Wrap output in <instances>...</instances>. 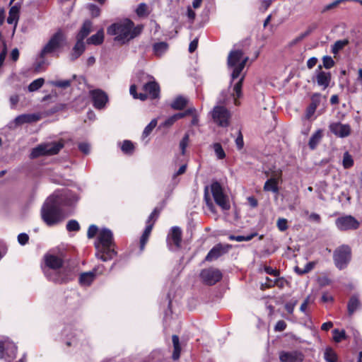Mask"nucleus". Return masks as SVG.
<instances>
[{
	"mask_svg": "<svg viewBox=\"0 0 362 362\" xmlns=\"http://www.w3.org/2000/svg\"><path fill=\"white\" fill-rule=\"evenodd\" d=\"M346 1V0H335L332 3H330L323 7L322 13H325L331 9L336 8L339 4Z\"/></svg>",
	"mask_w": 362,
	"mask_h": 362,
	"instance_id": "09e8293b",
	"label": "nucleus"
},
{
	"mask_svg": "<svg viewBox=\"0 0 362 362\" xmlns=\"http://www.w3.org/2000/svg\"><path fill=\"white\" fill-rule=\"evenodd\" d=\"M143 93L147 95V98L156 99L160 95V86L155 81H149L145 83L142 87Z\"/></svg>",
	"mask_w": 362,
	"mask_h": 362,
	"instance_id": "412c9836",
	"label": "nucleus"
},
{
	"mask_svg": "<svg viewBox=\"0 0 362 362\" xmlns=\"http://www.w3.org/2000/svg\"><path fill=\"white\" fill-rule=\"evenodd\" d=\"M17 346L8 339L0 341V358L11 362L16 356Z\"/></svg>",
	"mask_w": 362,
	"mask_h": 362,
	"instance_id": "9b49d317",
	"label": "nucleus"
},
{
	"mask_svg": "<svg viewBox=\"0 0 362 362\" xmlns=\"http://www.w3.org/2000/svg\"><path fill=\"white\" fill-rule=\"evenodd\" d=\"M324 358L327 362H337V356L332 348H327L324 353Z\"/></svg>",
	"mask_w": 362,
	"mask_h": 362,
	"instance_id": "4c0bfd02",
	"label": "nucleus"
},
{
	"mask_svg": "<svg viewBox=\"0 0 362 362\" xmlns=\"http://www.w3.org/2000/svg\"><path fill=\"white\" fill-rule=\"evenodd\" d=\"M40 119V116L38 114H23L15 118V123L17 125H21L25 123L37 122Z\"/></svg>",
	"mask_w": 362,
	"mask_h": 362,
	"instance_id": "393cba45",
	"label": "nucleus"
},
{
	"mask_svg": "<svg viewBox=\"0 0 362 362\" xmlns=\"http://www.w3.org/2000/svg\"><path fill=\"white\" fill-rule=\"evenodd\" d=\"M354 165V159L348 151H346L343 156L342 165L345 169L350 168Z\"/></svg>",
	"mask_w": 362,
	"mask_h": 362,
	"instance_id": "ea45409f",
	"label": "nucleus"
},
{
	"mask_svg": "<svg viewBox=\"0 0 362 362\" xmlns=\"http://www.w3.org/2000/svg\"><path fill=\"white\" fill-rule=\"evenodd\" d=\"M168 49V45L165 42L155 43L153 46V52L156 56H161Z\"/></svg>",
	"mask_w": 362,
	"mask_h": 362,
	"instance_id": "c9c22d12",
	"label": "nucleus"
},
{
	"mask_svg": "<svg viewBox=\"0 0 362 362\" xmlns=\"http://www.w3.org/2000/svg\"><path fill=\"white\" fill-rule=\"evenodd\" d=\"M349 41L347 39H344V40L336 41L334 42V44L332 46V52L334 54H338L347 45H349Z\"/></svg>",
	"mask_w": 362,
	"mask_h": 362,
	"instance_id": "e433bc0d",
	"label": "nucleus"
},
{
	"mask_svg": "<svg viewBox=\"0 0 362 362\" xmlns=\"http://www.w3.org/2000/svg\"><path fill=\"white\" fill-rule=\"evenodd\" d=\"M157 125V120L156 119H153L151 121V122L145 127L144 132H143V137L148 136L153 129L156 127Z\"/></svg>",
	"mask_w": 362,
	"mask_h": 362,
	"instance_id": "49530a36",
	"label": "nucleus"
},
{
	"mask_svg": "<svg viewBox=\"0 0 362 362\" xmlns=\"http://www.w3.org/2000/svg\"><path fill=\"white\" fill-rule=\"evenodd\" d=\"M314 266L315 263L313 262H309L305 264L303 269L296 267L295 272L300 275H303L310 272L314 268Z\"/></svg>",
	"mask_w": 362,
	"mask_h": 362,
	"instance_id": "79ce46f5",
	"label": "nucleus"
},
{
	"mask_svg": "<svg viewBox=\"0 0 362 362\" xmlns=\"http://www.w3.org/2000/svg\"><path fill=\"white\" fill-rule=\"evenodd\" d=\"M351 258V250L349 245H342L338 247L333 254L335 266L339 269L346 268Z\"/></svg>",
	"mask_w": 362,
	"mask_h": 362,
	"instance_id": "6e6552de",
	"label": "nucleus"
},
{
	"mask_svg": "<svg viewBox=\"0 0 362 362\" xmlns=\"http://www.w3.org/2000/svg\"><path fill=\"white\" fill-rule=\"evenodd\" d=\"M310 105L317 109L321 103H325L327 102V97L322 95L320 93H315L311 95Z\"/></svg>",
	"mask_w": 362,
	"mask_h": 362,
	"instance_id": "72a5a7b5",
	"label": "nucleus"
},
{
	"mask_svg": "<svg viewBox=\"0 0 362 362\" xmlns=\"http://www.w3.org/2000/svg\"><path fill=\"white\" fill-rule=\"evenodd\" d=\"M88 8L90 13L92 17L95 18L98 17L100 14V9L99 7L95 4H90L88 5Z\"/></svg>",
	"mask_w": 362,
	"mask_h": 362,
	"instance_id": "8fccbe9b",
	"label": "nucleus"
},
{
	"mask_svg": "<svg viewBox=\"0 0 362 362\" xmlns=\"http://www.w3.org/2000/svg\"><path fill=\"white\" fill-rule=\"evenodd\" d=\"M45 80L42 78H39L37 79L34 80L33 82L30 83L28 86V90L30 92H34L40 88L44 84Z\"/></svg>",
	"mask_w": 362,
	"mask_h": 362,
	"instance_id": "58836bf2",
	"label": "nucleus"
},
{
	"mask_svg": "<svg viewBox=\"0 0 362 362\" xmlns=\"http://www.w3.org/2000/svg\"><path fill=\"white\" fill-rule=\"evenodd\" d=\"M276 226H277V228L278 229L281 231V232H284L286 230H287L288 228V221L286 218H279L278 220H277V222H276Z\"/></svg>",
	"mask_w": 362,
	"mask_h": 362,
	"instance_id": "3c124183",
	"label": "nucleus"
},
{
	"mask_svg": "<svg viewBox=\"0 0 362 362\" xmlns=\"http://www.w3.org/2000/svg\"><path fill=\"white\" fill-rule=\"evenodd\" d=\"M20 8L21 6L18 4H16L10 8L8 12L7 23L11 25L14 24L15 28L17 26L19 19Z\"/></svg>",
	"mask_w": 362,
	"mask_h": 362,
	"instance_id": "bb28decb",
	"label": "nucleus"
},
{
	"mask_svg": "<svg viewBox=\"0 0 362 362\" xmlns=\"http://www.w3.org/2000/svg\"><path fill=\"white\" fill-rule=\"evenodd\" d=\"M93 23L90 21L86 20L83 22L79 32L76 35V40L84 41L85 38L90 33Z\"/></svg>",
	"mask_w": 362,
	"mask_h": 362,
	"instance_id": "cd10ccee",
	"label": "nucleus"
},
{
	"mask_svg": "<svg viewBox=\"0 0 362 362\" xmlns=\"http://www.w3.org/2000/svg\"><path fill=\"white\" fill-rule=\"evenodd\" d=\"M182 241V230L178 226H173L167 238V243L170 250L178 249Z\"/></svg>",
	"mask_w": 362,
	"mask_h": 362,
	"instance_id": "f3484780",
	"label": "nucleus"
},
{
	"mask_svg": "<svg viewBox=\"0 0 362 362\" xmlns=\"http://www.w3.org/2000/svg\"><path fill=\"white\" fill-rule=\"evenodd\" d=\"M129 93L133 96L134 99H139L142 101H144L147 99V95L146 93H136V86L135 85H132L129 88Z\"/></svg>",
	"mask_w": 362,
	"mask_h": 362,
	"instance_id": "a19ab883",
	"label": "nucleus"
},
{
	"mask_svg": "<svg viewBox=\"0 0 362 362\" xmlns=\"http://www.w3.org/2000/svg\"><path fill=\"white\" fill-rule=\"evenodd\" d=\"M136 13L139 17L147 16L149 13L147 5L145 3L139 4L136 10Z\"/></svg>",
	"mask_w": 362,
	"mask_h": 362,
	"instance_id": "a18cd8bd",
	"label": "nucleus"
},
{
	"mask_svg": "<svg viewBox=\"0 0 362 362\" xmlns=\"http://www.w3.org/2000/svg\"><path fill=\"white\" fill-rule=\"evenodd\" d=\"M318 283L320 286H325L330 284V280L327 276H322L318 279Z\"/></svg>",
	"mask_w": 362,
	"mask_h": 362,
	"instance_id": "69168bd1",
	"label": "nucleus"
},
{
	"mask_svg": "<svg viewBox=\"0 0 362 362\" xmlns=\"http://www.w3.org/2000/svg\"><path fill=\"white\" fill-rule=\"evenodd\" d=\"M322 66L327 69H331L334 65V61L329 56H325L322 58Z\"/></svg>",
	"mask_w": 362,
	"mask_h": 362,
	"instance_id": "603ef678",
	"label": "nucleus"
},
{
	"mask_svg": "<svg viewBox=\"0 0 362 362\" xmlns=\"http://www.w3.org/2000/svg\"><path fill=\"white\" fill-rule=\"evenodd\" d=\"M142 30L143 25L134 26L132 21L126 18L110 25L107 29V33L110 35H115V41L120 44H125L140 35Z\"/></svg>",
	"mask_w": 362,
	"mask_h": 362,
	"instance_id": "f03ea898",
	"label": "nucleus"
},
{
	"mask_svg": "<svg viewBox=\"0 0 362 362\" xmlns=\"http://www.w3.org/2000/svg\"><path fill=\"white\" fill-rule=\"evenodd\" d=\"M93 105L97 109H102L107 101V96L101 90H93L90 92Z\"/></svg>",
	"mask_w": 362,
	"mask_h": 362,
	"instance_id": "5701e85b",
	"label": "nucleus"
},
{
	"mask_svg": "<svg viewBox=\"0 0 362 362\" xmlns=\"http://www.w3.org/2000/svg\"><path fill=\"white\" fill-rule=\"evenodd\" d=\"M98 228L95 225H90L88 229L87 237L93 238L98 233Z\"/></svg>",
	"mask_w": 362,
	"mask_h": 362,
	"instance_id": "4d7b16f0",
	"label": "nucleus"
},
{
	"mask_svg": "<svg viewBox=\"0 0 362 362\" xmlns=\"http://www.w3.org/2000/svg\"><path fill=\"white\" fill-rule=\"evenodd\" d=\"M86 50V44L84 41L76 40V44L73 47L70 54V60L74 62L80 57Z\"/></svg>",
	"mask_w": 362,
	"mask_h": 362,
	"instance_id": "b1692460",
	"label": "nucleus"
},
{
	"mask_svg": "<svg viewBox=\"0 0 362 362\" xmlns=\"http://www.w3.org/2000/svg\"><path fill=\"white\" fill-rule=\"evenodd\" d=\"M272 2V0H262L261 2V6L259 7V10L262 12H264L270 6Z\"/></svg>",
	"mask_w": 362,
	"mask_h": 362,
	"instance_id": "e2e57ef3",
	"label": "nucleus"
},
{
	"mask_svg": "<svg viewBox=\"0 0 362 362\" xmlns=\"http://www.w3.org/2000/svg\"><path fill=\"white\" fill-rule=\"evenodd\" d=\"M322 65L317 66L312 81L313 83H317V86H320L322 90H325L329 86L332 81V75L330 72L322 71Z\"/></svg>",
	"mask_w": 362,
	"mask_h": 362,
	"instance_id": "f8f14e48",
	"label": "nucleus"
},
{
	"mask_svg": "<svg viewBox=\"0 0 362 362\" xmlns=\"http://www.w3.org/2000/svg\"><path fill=\"white\" fill-rule=\"evenodd\" d=\"M243 80H244V76H242L240 78V79L238 80V81L234 85V87H233V97L234 99V103L236 105H239L238 98H239L242 95V86H243Z\"/></svg>",
	"mask_w": 362,
	"mask_h": 362,
	"instance_id": "7c9ffc66",
	"label": "nucleus"
},
{
	"mask_svg": "<svg viewBox=\"0 0 362 362\" xmlns=\"http://www.w3.org/2000/svg\"><path fill=\"white\" fill-rule=\"evenodd\" d=\"M79 150L84 154H88L90 153V146L88 143H81L78 144Z\"/></svg>",
	"mask_w": 362,
	"mask_h": 362,
	"instance_id": "052dcab7",
	"label": "nucleus"
},
{
	"mask_svg": "<svg viewBox=\"0 0 362 362\" xmlns=\"http://www.w3.org/2000/svg\"><path fill=\"white\" fill-rule=\"evenodd\" d=\"M280 362H303L305 358L300 351H281L279 354Z\"/></svg>",
	"mask_w": 362,
	"mask_h": 362,
	"instance_id": "a211bd4d",
	"label": "nucleus"
},
{
	"mask_svg": "<svg viewBox=\"0 0 362 362\" xmlns=\"http://www.w3.org/2000/svg\"><path fill=\"white\" fill-rule=\"evenodd\" d=\"M285 282L286 281L283 278H278L275 279L274 283L267 284V288L273 287L275 285L278 286L279 288H283Z\"/></svg>",
	"mask_w": 362,
	"mask_h": 362,
	"instance_id": "bf43d9fd",
	"label": "nucleus"
},
{
	"mask_svg": "<svg viewBox=\"0 0 362 362\" xmlns=\"http://www.w3.org/2000/svg\"><path fill=\"white\" fill-rule=\"evenodd\" d=\"M189 143V134H185L182 140L180 142V148L181 149L182 154H185V149Z\"/></svg>",
	"mask_w": 362,
	"mask_h": 362,
	"instance_id": "6e6d98bb",
	"label": "nucleus"
},
{
	"mask_svg": "<svg viewBox=\"0 0 362 362\" xmlns=\"http://www.w3.org/2000/svg\"><path fill=\"white\" fill-rule=\"evenodd\" d=\"M172 341L173 345V351L172 358L174 361H176L179 359L180 356V352H181V347L180 344V339L177 335H173L172 336Z\"/></svg>",
	"mask_w": 362,
	"mask_h": 362,
	"instance_id": "c756f323",
	"label": "nucleus"
},
{
	"mask_svg": "<svg viewBox=\"0 0 362 362\" xmlns=\"http://www.w3.org/2000/svg\"><path fill=\"white\" fill-rule=\"evenodd\" d=\"M194 109H188L184 112L176 113L170 117H168L163 124L162 126L164 127H169L172 126L177 120L183 118L184 117L192 114Z\"/></svg>",
	"mask_w": 362,
	"mask_h": 362,
	"instance_id": "a878e982",
	"label": "nucleus"
},
{
	"mask_svg": "<svg viewBox=\"0 0 362 362\" xmlns=\"http://www.w3.org/2000/svg\"><path fill=\"white\" fill-rule=\"evenodd\" d=\"M211 190L215 202L223 209L228 210L230 207L227 197L223 192L221 184L214 182L211 185Z\"/></svg>",
	"mask_w": 362,
	"mask_h": 362,
	"instance_id": "9d476101",
	"label": "nucleus"
},
{
	"mask_svg": "<svg viewBox=\"0 0 362 362\" xmlns=\"http://www.w3.org/2000/svg\"><path fill=\"white\" fill-rule=\"evenodd\" d=\"M322 130L318 129L310 137L308 146L310 149L314 150L322 138Z\"/></svg>",
	"mask_w": 362,
	"mask_h": 362,
	"instance_id": "2f4dec72",
	"label": "nucleus"
},
{
	"mask_svg": "<svg viewBox=\"0 0 362 362\" xmlns=\"http://www.w3.org/2000/svg\"><path fill=\"white\" fill-rule=\"evenodd\" d=\"M46 268L44 273L46 276L51 281L56 283H63L66 281V279L59 272L63 264V260L58 256L53 255H47L45 257Z\"/></svg>",
	"mask_w": 362,
	"mask_h": 362,
	"instance_id": "20e7f679",
	"label": "nucleus"
},
{
	"mask_svg": "<svg viewBox=\"0 0 362 362\" xmlns=\"http://www.w3.org/2000/svg\"><path fill=\"white\" fill-rule=\"evenodd\" d=\"M200 276L205 284L211 286L221 279L222 274L217 269L209 268L203 269L201 272Z\"/></svg>",
	"mask_w": 362,
	"mask_h": 362,
	"instance_id": "2eb2a0df",
	"label": "nucleus"
},
{
	"mask_svg": "<svg viewBox=\"0 0 362 362\" xmlns=\"http://www.w3.org/2000/svg\"><path fill=\"white\" fill-rule=\"evenodd\" d=\"M66 41V37L62 29H59L52 35L39 54L40 58H45L48 54H54L61 49Z\"/></svg>",
	"mask_w": 362,
	"mask_h": 362,
	"instance_id": "423d86ee",
	"label": "nucleus"
},
{
	"mask_svg": "<svg viewBox=\"0 0 362 362\" xmlns=\"http://www.w3.org/2000/svg\"><path fill=\"white\" fill-rule=\"evenodd\" d=\"M104 41V31L103 29L99 30L95 34L87 39V44L99 45Z\"/></svg>",
	"mask_w": 362,
	"mask_h": 362,
	"instance_id": "c85d7f7f",
	"label": "nucleus"
},
{
	"mask_svg": "<svg viewBox=\"0 0 362 362\" xmlns=\"http://www.w3.org/2000/svg\"><path fill=\"white\" fill-rule=\"evenodd\" d=\"M160 210L158 208H155L152 213L148 216V218L146 221L147 226L144 231V233L142 234L141 239H140V249L141 250H143L144 249V247L148 241V237L151 234V232L152 230L153 224L156 221V220L158 218L159 214H160Z\"/></svg>",
	"mask_w": 362,
	"mask_h": 362,
	"instance_id": "ddd939ff",
	"label": "nucleus"
},
{
	"mask_svg": "<svg viewBox=\"0 0 362 362\" xmlns=\"http://www.w3.org/2000/svg\"><path fill=\"white\" fill-rule=\"evenodd\" d=\"M121 149L126 154H132L134 151V147L132 141L125 140L122 143Z\"/></svg>",
	"mask_w": 362,
	"mask_h": 362,
	"instance_id": "37998d69",
	"label": "nucleus"
},
{
	"mask_svg": "<svg viewBox=\"0 0 362 362\" xmlns=\"http://www.w3.org/2000/svg\"><path fill=\"white\" fill-rule=\"evenodd\" d=\"M104 271V266L99 265L95 267L93 271L82 273L79 276V283L82 286H90L93 281L97 274H103Z\"/></svg>",
	"mask_w": 362,
	"mask_h": 362,
	"instance_id": "6ab92c4d",
	"label": "nucleus"
},
{
	"mask_svg": "<svg viewBox=\"0 0 362 362\" xmlns=\"http://www.w3.org/2000/svg\"><path fill=\"white\" fill-rule=\"evenodd\" d=\"M51 84L56 87L66 88L71 85V81H69V80L54 81H52Z\"/></svg>",
	"mask_w": 362,
	"mask_h": 362,
	"instance_id": "5fc2aeb1",
	"label": "nucleus"
},
{
	"mask_svg": "<svg viewBox=\"0 0 362 362\" xmlns=\"http://www.w3.org/2000/svg\"><path fill=\"white\" fill-rule=\"evenodd\" d=\"M248 59V57L244 56V53L241 49H235L230 52L228 56L227 64L228 68L232 69V81L240 76Z\"/></svg>",
	"mask_w": 362,
	"mask_h": 362,
	"instance_id": "39448f33",
	"label": "nucleus"
},
{
	"mask_svg": "<svg viewBox=\"0 0 362 362\" xmlns=\"http://www.w3.org/2000/svg\"><path fill=\"white\" fill-rule=\"evenodd\" d=\"M213 148L214 150V152L216 153V156L218 159H223L226 157V153L221 146V145L219 143H215L213 145Z\"/></svg>",
	"mask_w": 362,
	"mask_h": 362,
	"instance_id": "c03bdc74",
	"label": "nucleus"
},
{
	"mask_svg": "<svg viewBox=\"0 0 362 362\" xmlns=\"http://www.w3.org/2000/svg\"><path fill=\"white\" fill-rule=\"evenodd\" d=\"M297 303V301L296 300L295 302L293 303H287L286 305H285V309L286 310V311L289 313V314H292L293 313V310H294V308L296 306Z\"/></svg>",
	"mask_w": 362,
	"mask_h": 362,
	"instance_id": "338daca9",
	"label": "nucleus"
},
{
	"mask_svg": "<svg viewBox=\"0 0 362 362\" xmlns=\"http://www.w3.org/2000/svg\"><path fill=\"white\" fill-rule=\"evenodd\" d=\"M333 339L336 342H340L345 339V332L339 331L337 329L333 330Z\"/></svg>",
	"mask_w": 362,
	"mask_h": 362,
	"instance_id": "864d4df0",
	"label": "nucleus"
},
{
	"mask_svg": "<svg viewBox=\"0 0 362 362\" xmlns=\"http://www.w3.org/2000/svg\"><path fill=\"white\" fill-rule=\"evenodd\" d=\"M286 327V323L284 320H279L274 327V329L277 332H282L285 330Z\"/></svg>",
	"mask_w": 362,
	"mask_h": 362,
	"instance_id": "680f3d73",
	"label": "nucleus"
},
{
	"mask_svg": "<svg viewBox=\"0 0 362 362\" xmlns=\"http://www.w3.org/2000/svg\"><path fill=\"white\" fill-rule=\"evenodd\" d=\"M337 227L340 230H356L359 227V222L351 216H344L336 219Z\"/></svg>",
	"mask_w": 362,
	"mask_h": 362,
	"instance_id": "4468645a",
	"label": "nucleus"
},
{
	"mask_svg": "<svg viewBox=\"0 0 362 362\" xmlns=\"http://www.w3.org/2000/svg\"><path fill=\"white\" fill-rule=\"evenodd\" d=\"M316 108L309 105L306 110L305 117L307 119H310L315 112Z\"/></svg>",
	"mask_w": 362,
	"mask_h": 362,
	"instance_id": "774afa93",
	"label": "nucleus"
},
{
	"mask_svg": "<svg viewBox=\"0 0 362 362\" xmlns=\"http://www.w3.org/2000/svg\"><path fill=\"white\" fill-rule=\"evenodd\" d=\"M66 229L68 231H78L80 226L77 221L71 220L66 224Z\"/></svg>",
	"mask_w": 362,
	"mask_h": 362,
	"instance_id": "de8ad7c7",
	"label": "nucleus"
},
{
	"mask_svg": "<svg viewBox=\"0 0 362 362\" xmlns=\"http://www.w3.org/2000/svg\"><path fill=\"white\" fill-rule=\"evenodd\" d=\"M329 129L333 134L339 138L347 137L351 133V126L348 124H342L341 122L330 123Z\"/></svg>",
	"mask_w": 362,
	"mask_h": 362,
	"instance_id": "dca6fc26",
	"label": "nucleus"
},
{
	"mask_svg": "<svg viewBox=\"0 0 362 362\" xmlns=\"http://www.w3.org/2000/svg\"><path fill=\"white\" fill-rule=\"evenodd\" d=\"M188 100L183 96L177 97L171 103L170 106L173 110H182L187 105Z\"/></svg>",
	"mask_w": 362,
	"mask_h": 362,
	"instance_id": "473e14b6",
	"label": "nucleus"
},
{
	"mask_svg": "<svg viewBox=\"0 0 362 362\" xmlns=\"http://www.w3.org/2000/svg\"><path fill=\"white\" fill-rule=\"evenodd\" d=\"M231 247L230 245H216L207 254L205 257V261L212 262L217 259L223 255L227 253Z\"/></svg>",
	"mask_w": 362,
	"mask_h": 362,
	"instance_id": "aec40b11",
	"label": "nucleus"
},
{
	"mask_svg": "<svg viewBox=\"0 0 362 362\" xmlns=\"http://www.w3.org/2000/svg\"><path fill=\"white\" fill-rule=\"evenodd\" d=\"M235 144L239 150L242 149L244 146L243 137L240 132L235 139Z\"/></svg>",
	"mask_w": 362,
	"mask_h": 362,
	"instance_id": "0e129e2a",
	"label": "nucleus"
},
{
	"mask_svg": "<svg viewBox=\"0 0 362 362\" xmlns=\"http://www.w3.org/2000/svg\"><path fill=\"white\" fill-rule=\"evenodd\" d=\"M95 247L96 249L95 257L103 262L109 261L117 255L113 234L107 228H103L100 230Z\"/></svg>",
	"mask_w": 362,
	"mask_h": 362,
	"instance_id": "7ed1b4c3",
	"label": "nucleus"
},
{
	"mask_svg": "<svg viewBox=\"0 0 362 362\" xmlns=\"http://www.w3.org/2000/svg\"><path fill=\"white\" fill-rule=\"evenodd\" d=\"M281 177V171L279 170L276 172L272 176L268 179L263 187V189L265 192H272L274 193L279 192V181Z\"/></svg>",
	"mask_w": 362,
	"mask_h": 362,
	"instance_id": "4be33fe9",
	"label": "nucleus"
},
{
	"mask_svg": "<svg viewBox=\"0 0 362 362\" xmlns=\"http://www.w3.org/2000/svg\"><path fill=\"white\" fill-rule=\"evenodd\" d=\"M74 201L71 199L66 192L60 194H53L49 197L42 208V218L43 221L48 225H54L64 218L63 212L61 209L62 205H71Z\"/></svg>",
	"mask_w": 362,
	"mask_h": 362,
	"instance_id": "f257e3e1",
	"label": "nucleus"
},
{
	"mask_svg": "<svg viewBox=\"0 0 362 362\" xmlns=\"http://www.w3.org/2000/svg\"><path fill=\"white\" fill-rule=\"evenodd\" d=\"M214 122L220 127H226L229 125L230 112L223 106L216 105L211 111Z\"/></svg>",
	"mask_w": 362,
	"mask_h": 362,
	"instance_id": "1a4fd4ad",
	"label": "nucleus"
},
{
	"mask_svg": "<svg viewBox=\"0 0 362 362\" xmlns=\"http://www.w3.org/2000/svg\"><path fill=\"white\" fill-rule=\"evenodd\" d=\"M63 146L64 144L60 141L40 144L32 150L30 157L36 158L41 156L55 155L59 153Z\"/></svg>",
	"mask_w": 362,
	"mask_h": 362,
	"instance_id": "0eeeda50",
	"label": "nucleus"
},
{
	"mask_svg": "<svg viewBox=\"0 0 362 362\" xmlns=\"http://www.w3.org/2000/svg\"><path fill=\"white\" fill-rule=\"evenodd\" d=\"M361 306L359 300L356 296H352L349 300L347 308L349 315H351Z\"/></svg>",
	"mask_w": 362,
	"mask_h": 362,
	"instance_id": "f704fd0d",
	"label": "nucleus"
},
{
	"mask_svg": "<svg viewBox=\"0 0 362 362\" xmlns=\"http://www.w3.org/2000/svg\"><path fill=\"white\" fill-rule=\"evenodd\" d=\"M28 240L29 236L27 233H22L18 235V241L21 245H25L26 243H28Z\"/></svg>",
	"mask_w": 362,
	"mask_h": 362,
	"instance_id": "13d9d810",
	"label": "nucleus"
}]
</instances>
